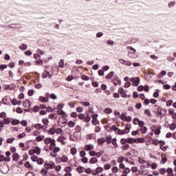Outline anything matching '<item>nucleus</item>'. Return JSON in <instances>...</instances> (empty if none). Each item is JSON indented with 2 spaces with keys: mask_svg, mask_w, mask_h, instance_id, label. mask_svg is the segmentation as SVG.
Masks as SVG:
<instances>
[{
  "mask_svg": "<svg viewBox=\"0 0 176 176\" xmlns=\"http://www.w3.org/2000/svg\"><path fill=\"white\" fill-rule=\"evenodd\" d=\"M130 82H132V86H138L140 85V78L136 77H132L129 79Z\"/></svg>",
  "mask_w": 176,
  "mask_h": 176,
  "instance_id": "1",
  "label": "nucleus"
},
{
  "mask_svg": "<svg viewBox=\"0 0 176 176\" xmlns=\"http://www.w3.org/2000/svg\"><path fill=\"white\" fill-rule=\"evenodd\" d=\"M7 27H8V28H12L13 30H20V28H21V23H12Z\"/></svg>",
  "mask_w": 176,
  "mask_h": 176,
  "instance_id": "2",
  "label": "nucleus"
},
{
  "mask_svg": "<svg viewBox=\"0 0 176 176\" xmlns=\"http://www.w3.org/2000/svg\"><path fill=\"white\" fill-rule=\"evenodd\" d=\"M9 166L4 165L1 168V173H2V174H8V173H9Z\"/></svg>",
  "mask_w": 176,
  "mask_h": 176,
  "instance_id": "3",
  "label": "nucleus"
},
{
  "mask_svg": "<svg viewBox=\"0 0 176 176\" xmlns=\"http://www.w3.org/2000/svg\"><path fill=\"white\" fill-rule=\"evenodd\" d=\"M44 167L46 170H52L54 167V163H52V164L45 163Z\"/></svg>",
  "mask_w": 176,
  "mask_h": 176,
  "instance_id": "4",
  "label": "nucleus"
},
{
  "mask_svg": "<svg viewBox=\"0 0 176 176\" xmlns=\"http://www.w3.org/2000/svg\"><path fill=\"white\" fill-rule=\"evenodd\" d=\"M85 151H93V149H94V146L93 144H88L86 145L85 147Z\"/></svg>",
  "mask_w": 176,
  "mask_h": 176,
  "instance_id": "5",
  "label": "nucleus"
},
{
  "mask_svg": "<svg viewBox=\"0 0 176 176\" xmlns=\"http://www.w3.org/2000/svg\"><path fill=\"white\" fill-rule=\"evenodd\" d=\"M162 160L160 162L161 164H164L167 162V157H166L164 155H161Z\"/></svg>",
  "mask_w": 176,
  "mask_h": 176,
  "instance_id": "6",
  "label": "nucleus"
},
{
  "mask_svg": "<svg viewBox=\"0 0 176 176\" xmlns=\"http://www.w3.org/2000/svg\"><path fill=\"white\" fill-rule=\"evenodd\" d=\"M56 146V140H52V142L50 143V151H53Z\"/></svg>",
  "mask_w": 176,
  "mask_h": 176,
  "instance_id": "7",
  "label": "nucleus"
},
{
  "mask_svg": "<svg viewBox=\"0 0 176 176\" xmlns=\"http://www.w3.org/2000/svg\"><path fill=\"white\" fill-rule=\"evenodd\" d=\"M24 166L26 168H30V170H34V167H32V166H31V164L29 162H25Z\"/></svg>",
  "mask_w": 176,
  "mask_h": 176,
  "instance_id": "8",
  "label": "nucleus"
},
{
  "mask_svg": "<svg viewBox=\"0 0 176 176\" xmlns=\"http://www.w3.org/2000/svg\"><path fill=\"white\" fill-rule=\"evenodd\" d=\"M19 159H20V155L18 153L13 154L12 160H14V162H17Z\"/></svg>",
  "mask_w": 176,
  "mask_h": 176,
  "instance_id": "9",
  "label": "nucleus"
},
{
  "mask_svg": "<svg viewBox=\"0 0 176 176\" xmlns=\"http://www.w3.org/2000/svg\"><path fill=\"white\" fill-rule=\"evenodd\" d=\"M130 129H131V125H130L129 124H125V130L127 131H125V134H129V133H130Z\"/></svg>",
  "mask_w": 176,
  "mask_h": 176,
  "instance_id": "10",
  "label": "nucleus"
},
{
  "mask_svg": "<svg viewBox=\"0 0 176 176\" xmlns=\"http://www.w3.org/2000/svg\"><path fill=\"white\" fill-rule=\"evenodd\" d=\"M105 142V138H101L98 139V144H99V145H102V144H104Z\"/></svg>",
  "mask_w": 176,
  "mask_h": 176,
  "instance_id": "11",
  "label": "nucleus"
},
{
  "mask_svg": "<svg viewBox=\"0 0 176 176\" xmlns=\"http://www.w3.org/2000/svg\"><path fill=\"white\" fill-rule=\"evenodd\" d=\"M87 140H94L96 138V133H91L87 135Z\"/></svg>",
  "mask_w": 176,
  "mask_h": 176,
  "instance_id": "12",
  "label": "nucleus"
},
{
  "mask_svg": "<svg viewBox=\"0 0 176 176\" xmlns=\"http://www.w3.org/2000/svg\"><path fill=\"white\" fill-rule=\"evenodd\" d=\"M39 100L41 102H49V98H45L43 96H40Z\"/></svg>",
  "mask_w": 176,
  "mask_h": 176,
  "instance_id": "13",
  "label": "nucleus"
},
{
  "mask_svg": "<svg viewBox=\"0 0 176 176\" xmlns=\"http://www.w3.org/2000/svg\"><path fill=\"white\" fill-rule=\"evenodd\" d=\"M53 142V139H50L49 138H47L45 139L44 142L46 145H49V144H51V142Z\"/></svg>",
  "mask_w": 176,
  "mask_h": 176,
  "instance_id": "14",
  "label": "nucleus"
},
{
  "mask_svg": "<svg viewBox=\"0 0 176 176\" xmlns=\"http://www.w3.org/2000/svg\"><path fill=\"white\" fill-rule=\"evenodd\" d=\"M97 162H98V160L96 157H91L89 160L90 164H95V163H97Z\"/></svg>",
  "mask_w": 176,
  "mask_h": 176,
  "instance_id": "15",
  "label": "nucleus"
},
{
  "mask_svg": "<svg viewBox=\"0 0 176 176\" xmlns=\"http://www.w3.org/2000/svg\"><path fill=\"white\" fill-rule=\"evenodd\" d=\"M166 173H168V174H171V175L168 176H174V170L171 168H168V169L166 170Z\"/></svg>",
  "mask_w": 176,
  "mask_h": 176,
  "instance_id": "16",
  "label": "nucleus"
},
{
  "mask_svg": "<svg viewBox=\"0 0 176 176\" xmlns=\"http://www.w3.org/2000/svg\"><path fill=\"white\" fill-rule=\"evenodd\" d=\"M115 75V72H111L107 74L106 76V79H111V78H113V76Z\"/></svg>",
  "mask_w": 176,
  "mask_h": 176,
  "instance_id": "17",
  "label": "nucleus"
},
{
  "mask_svg": "<svg viewBox=\"0 0 176 176\" xmlns=\"http://www.w3.org/2000/svg\"><path fill=\"white\" fill-rule=\"evenodd\" d=\"M60 160H61V162H63V163H66V162H68V157L65 156V155H63Z\"/></svg>",
  "mask_w": 176,
  "mask_h": 176,
  "instance_id": "18",
  "label": "nucleus"
},
{
  "mask_svg": "<svg viewBox=\"0 0 176 176\" xmlns=\"http://www.w3.org/2000/svg\"><path fill=\"white\" fill-rule=\"evenodd\" d=\"M34 153H36V155H41V148L38 146L34 148Z\"/></svg>",
  "mask_w": 176,
  "mask_h": 176,
  "instance_id": "19",
  "label": "nucleus"
},
{
  "mask_svg": "<svg viewBox=\"0 0 176 176\" xmlns=\"http://www.w3.org/2000/svg\"><path fill=\"white\" fill-rule=\"evenodd\" d=\"M28 47V46H27L26 44H22L19 46V49H21V50H27Z\"/></svg>",
  "mask_w": 176,
  "mask_h": 176,
  "instance_id": "20",
  "label": "nucleus"
},
{
  "mask_svg": "<svg viewBox=\"0 0 176 176\" xmlns=\"http://www.w3.org/2000/svg\"><path fill=\"white\" fill-rule=\"evenodd\" d=\"M160 173L162 175H164V174H166V173H167V169H166L165 168H160Z\"/></svg>",
  "mask_w": 176,
  "mask_h": 176,
  "instance_id": "21",
  "label": "nucleus"
},
{
  "mask_svg": "<svg viewBox=\"0 0 176 176\" xmlns=\"http://www.w3.org/2000/svg\"><path fill=\"white\" fill-rule=\"evenodd\" d=\"M58 67L59 68H64V60L60 59L58 63Z\"/></svg>",
  "mask_w": 176,
  "mask_h": 176,
  "instance_id": "22",
  "label": "nucleus"
},
{
  "mask_svg": "<svg viewBox=\"0 0 176 176\" xmlns=\"http://www.w3.org/2000/svg\"><path fill=\"white\" fill-rule=\"evenodd\" d=\"M78 117L80 120H85V118H86V116H85V114L83 113H80L78 115Z\"/></svg>",
  "mask_w": 176,
  "mask_h": 176,
  "instance_id": "23",
  "label": "nucleus"
},
{
  "mask_svg": "<svg viewBox=\"0 0 176 176\" xmlns=\"http://www.w3.org/2000/svg\"><path fill=\"white\" fill-rule=\"evenodd\" d=\"M49 133L50 134H51L52 135H53V134H54L56 133V128L54 127H52L49 129Z\"/></svg>",
  "mask_w": 176,
  "mask_h": 176,
  "instance_id": "24",
  "label": "nucleus"
},
{
  "mask_svg": "<svg viewBox=\"0 0 176 176\" xmlns=\"http://www.w3.org/2000/svg\"><path fill=\"white\" fill-rule=\"evenodd\" d=\"M57 113L58 115H62L63 116H65V113L61 109L57 110Z\"/></svg>",
  "mask_w": 176,
  "mask_h": 176,
  "instance_id": "25",
  "label": "nucleus"
},
{
  "mask_svg": "<svg viewBox=\"0 0 176 176\" xmlns=\"http://www.w3.org/2000/svg\"><path fill=\"white\" fill-rule=\"evenodd\" d=\"M162 129V126H160L159 128H157V129H155L154 131V134H155L156 135H159V134H160V130Z\"/></svg>",
  "mask_w": 176,
  "mask_h": 176,
  "instance_id": "26",
  "label": "nucleus"
},
{
  "mask_svg": "<svg viewBox=\"0 0 176 176\" xmlns=\"http://www.w3.org/2000/svg\"><path fill=\"white\" fill-rule=\"evenodd\" d=\"M49 119H52V120H56L57 119V117H56V114L51 113L49 115Z\"/></svg>",
  "mask_w": 176,
  "mask_h": 176,
  "instance_id": "27",
  "label": "nucleus"
},
{
  "mask_svg": "<svg viewBox=\"0 0 176 176\" xmlns=\"http://www.w3.org/2000/svg\"><path fill=\"white\" fill-rule=\"evenodd\" d=\"M118 134L119 135H124V134H126V131H123V130H121V129H118Z\"/></svg>",
  "mask_w": 176,
  "mask_h": 176,
  "instance_id": "28",
  "label": "nucleus"
},
{
  "mask_svg": "<svg viewBox=\"0 0 176 176\" xmlns=\"http://www.w3.org/2000/svg\"><path fill=\"white\" fill-rule=\"evenodd\" d=\"M36 162L37 164L42 165V164H43L45 161H43V159H42V158H38L37 161H36Z\"/></svg>",
  "mask_w": 176,
  "mask_h": 176,
  "instance_id": "29",
  "label": "nucleus"
},
{
  "mask_svg": "<svg viewBox=\"0 0 176 176\" xmlns=\"http://www.w3.org/2000/svg\"><path fill=\"white\" fill-rule=\"evenodd\" d=\"M90 120H91V118L88 116L84 118L83 122H85V123H89Z\"/></svg>",
  "mask_w": 176,
  "mask_h": 176,
  "instance_id": "30",
  "label": "nucleus"
},
{
  "mask_svg": "<svg viewBox=\"0 0 176 176\" xmlns=\"http://www.w3.org/2000/svg\"><path fill=\"white\" fill-rule=\"evenodd\" d=\"M35 129H36V130H41V129H43V125L41 124H36Z\"/></svg>",
  "mask_w": 176,
  "mask_h": 176,
  "instance_id": "31",
  "label": "nucleus"
},
{
  "mask_svg": "<svg viewBox=\"0 0 176 176\" xmlns=\"http://www.w3.org/2000/svg\"><path fill=\"white\" fill-rule=\"evenodd\" d=\"M11 123L13 126H16L17 124H20V121H19L18 120H14L11 122Z\"/></svg>",
  "mask_w": 176,
  "mask_h": 176,
  "instance_id": "32",
  "label": "nucleus"
},
{
  "mask_svg": "<svg viewBox=\"0 0 176 176\" xmlns=\"http://www.w3.org/2000/svg\"><path fill=\"white\" fill-rule=\"evenodd\" d=\"M148 129L146 128V126H142L140 129V131L142 134H145V133H146Z\"/></svg>",
  "mask_w": 176,
  "mask_h": 176,
  "instance_id": "33",
  "label": "nucleus"
},
{
  "mask_svg": "<svg viewBox=\"0 0 176 176\" xmlns=\"http://www.w3.org/2000/svg\"><path fill=\"white\" fill-rule=\"evenodd\" d=\"M131 172V170L129 168H124L123 173L124 174H129Z\"/></svg>",
  "mask_w": 176,
  "mask_h": 176,
  "instance_id": "34",
  "label": "nucleus"
},
{
  "mask_svg": "<svg viewBox=\"0 0 176 176\" xmlns=\"http://www.w3.org/2000/svg\"><path fill=\"white\" fill-rule=\"evenodd\" d=\"M110 130L112 131H118L119 130V128L116 127V125H113L110 127Z\"/></svg>",
  "mask_w": 176,
  "mask_h": 176,
  "instance_id": "35",
  "label": "nucleus"
},
{
  "mask_svg": "<svg viewBox=\"0 0 176 176\" xmlns=\"http://www.w3.org/2000/svg\"><path fill=\"white\" fill-rule=\"evenodd\" d=\"M104 112H105V113H112V109L108 107L104 109Z\"/></svg>",
  "mask_w": 176,
  "mask_h": 176,
  "instance_id": "36",
  "label": "nucleus"
},
{
  "mask_svg": "<svg viewBox=\"0 0 176 176\" xmlns=\"http://www.w3.org/2000/svg\"><path fill=\"white\" fill-rule=\"evenodd\" d=\"M78 173H79L80 174L83 173V170H85V168L82 167V166H79L76 168Z\"/></svg>",
  "mask_w": 176,
  "mask_h": 176,
  "instance_id": "37",
  "label": "nucleus"
},
{
  "mask_svg": "<svg viewBox=\"0 0 176 176\" xmlns=\"http://www.w3.org/2000/svg\"><path fill=\"white\" fill-rule=\"evenodd\" d=\"M4 124H10V120L9 118H6L3 119Z\"/></svg>",
  "mask_w": 176,
  "mask_h": 176,
  "instance_id": "38",
  "label": "nucleus"
},
{
  "mask_svg": "<svg viewBox=\"0 0 176 176\" xmlns=\"http://www.w3.org/2000/svg\"><path fill=\"white\" fill-rule=\"evenodd\" d=\"M120 144H122V145H126V144H127V139L126 138L121 139Z\"/></svg>",
  "mask_w": 176,
  "mask_h": 176,
  "instance_id": "39",
  "label": "nucleus"
},
{
  "mask_svg": "<svg viewBox=\"0 0 176 176\" xmlns=\"http://www.w3.org/2000/svg\"><path fill=\"white\" fill-rule=\"evenodd\" d=\"M145 115H147V116H152V113H151V111L149 109H146L144 110Z\"/></svg>",
  "mask_w": 176,
  "mask_h": 176,
  "instance_id": "40",
  "label": "nucleus"
},
{
  "mask_svg": "<svg viewBox=\"0 0 176 176\" xmlns=\"http://www.w3.org/2000/svg\"><path fill=\"white\" fill-rule=\"evenodd\" d=\"M129 148H130V144H124V145L122 147V149L123 151H126V150L129 149Z\"/></svg>",
  "mask_w": 176,
  "mask_h": 176,
  "instance_id": "41",
  "label": "nucleus"
},
{
  "mask_svg": "<svg viewBox=\"0 0 176 176\" xmlns=\"http://www.w3.org/2000/svg\"><path fill=\"white\" fill-rule=\"evenodd\" d=\"M169 129L170 130H175V129H176L175 123L170 124V126H169Z\"/></svg>",
  "mask_w": 176,
  "mask_h": 176,
  "instance_id": "42",
  "label": "nucleus"
},
{
  "mask_svg": "<svg viewBox=\"0 0 176 176\" xmlns=\"http://www.w3.org/2000/svg\"><path fill=\"white\" fill-rule=\"evenodd\" d=\"M126 117L127 116H126V114H124V113H122L120 116L121 120H123L124 122L125 121Z\"/></svg>",
  "mask_w": 176,
  "mask_h": 176,
  "instance_id": "43",
  "label": "nucleus"
},
{
  "mask_svg": "<svg viewBox=\"0 0 176 176\" xmlns=\"http://www.w3.org/2000/svg\"><path fill=\"white\" fill-rule=\"evenodd\" d=\"M138 142H140V144H144V142H145V139H144V138H138Z\"/></svg>",
  "mask_w": 176,
  "mask_h": 176,
  "instance_id": "44",
  "label": "nucleus"
},
{
  "mask_svg": "<svg viewBox=\"0 0 176 176\" xmlns=\"http://www.w3.org/2000/svg\"><path fill=\"white\" fill-rule=\"evenodd\" d=\"M80 104L84 107H90V102H80Z\"/></svg>",
  "mask_w": 176,
  "mask_h": 176,
  "instance_id": "45",
  "label": "nucleus"
},
{
  "mask_svg": "<svg viewBox=\"0 0 176 176\" xmlns=\"http://www.w3.org/2000/svg\"><path fill=\"white\" fill-rule=\"evenodd\" d=\"M70 152H71L72 155H76V153L78 152V150L76 148H72L71 149Z\"/></svg>",
  "mask_w": 176,
  "mask_h": 176,
  "instance_id": "46",
  "label": "nucleus"
},
{
  "mask_svg": "<svg viewBox=\"0 0 176 176\" xmlns=\"http://www.w3.org/2000/svg\"><path fill=\"white\" fill-rule=\"evenodd\" d=\"M112 144L113 145L116 147V148H118V143L116 142V138H113V141H112Z\"/></svg>",
  "mask_w": 176,
  "mask_h": 176,
  "instance_id": "47",
  "label": "nucleus"
},
{
  "mask_svg": "<svg viewBox=\"0 0 176 176\" xmlns=\"http://www.w3.org/2000/svg\"><path fill=\"white\" fill-rule=\"evenodd\" d=\"M55 133L56 134H61V133H63V129L61 128H58L55 129Z\"/></svg>",
  "mask_w": 176,
  "mask_h": 176,
  "instance_id": "48",
  "label": "nucleus"
},
{
  "mask_svg": "<svg viewBox=\"0 0 176 176\" xmlns=\"http://www.w3.org/2000/svg\"><path fill=\"white\" fill-rule=\"evenodd\" d=\"M68 126L69 127H75V122H74L73 121H69L68 122Z\"/></svg>",
  "mask_w": 176,
  "mask_h": 176,
  "instance_id": "49",
  "label": "nucleus"
},
{
  "mask_svg": "<svg viewBox=\"0 0 176 176\" xmlns=\"http://www.w3.org/2000/svg\"><path fill=\"white\" fill-rule=\"evenodd\" d=\"M135 54L134 52H129L128 53V56H129L130 58H134Z\"/></svg>",
  "mask_w": 176,
  "mask_h": 176,
  "instance_id": "50",
  "label": "nucleus"
},
{
  "mask_svg": "<svg viewBox=\"0 0 176 176\" xmlns=\"http://www.w3.org/2000/svg\"><path fill=\"white\" fill-rule=\"evenodd\" d=\"M124 157L121 156V157H120L118 159L117 162H118V163H122V162H124Z\"/></svg>",
  "mask_w": 176,
  "mask_h": 176,
  "instance_id": "51",
  "label": "nucleus"
},
{
  "mask_svg": "<svg viewBox=\"0 0 176 176\" xmlns=\"http://www.w3.org/2000/svg\"><path fill=\"white\" fill-rule=\"evenodd\" d=\"M81 79L82 80H89L90 78H89L87 76L82 75L81 76Z\"/></svg>",
  "mask_w": 176,
  "mask_h": 176,
  "instance_id": "52",
  "label": "nucleus"
},
{
  "mask_svg": "<svg viewBox=\"0 0 176 176\" xmlns=\"http://www.w3.org/2000/svg\"><path fill=\"white\" fill-rule=\"evenodd\" d=\"M38 159H39V158H38V156H36V155H33L31 157V160L32 162H37Z\"/></svg>",
  "mask_w": 176,
  "mask_h": 176,
  "instance_id": "53",
  "label": "nucleus"
},
{
  "mask_svg": "<svg viewBox=\"0 0 176 176\" xmlns=\"http://www.w3.org/2000/svg\"><path fill=\"white\" fill-rule=\"evenodd\" d=\"M126 142L128 144H134L133 138H126Z\"/></svg>",
  "mask_w": 176,
  "mask_h": 176,
  "instance_id": "54",
  "label": "nucleus"
},
{
  "mask_svg": "<svg viewBox=\"0 0 176 176\" xmlns=\"http://www.w3.org/2000/svg\"><path fill=\"white\" fill-rule=\"evenodd\" d=\"M14 141V138H10L7 139V144H12Z\"/></svg>",
  "mask_w": 176,
  "mask_h": 176,
  "instance_id": "55",
  "label": "nucleus"
},
{
  "mask_svg": "<svg viewBox=\"0 0 176 176\" xmlns=\"http://www.w3.org/2000/svg\"><path fill=\"white\" fill-rule=\"evenodd\" d=\"M36 65H42L43 64V61L42 60H38L37 61H35Z\"/></svg>",
  "mask_w": 176,
  "mask_h": 176,
  "instance_id": "56",
  "label": "nucleus"
},
{
  "mask_svg": "<svg viewBox=\"0 0 176 176\" xmlns=\"http://www.w3.org/2000/svg\"><path fill=\"white\" fill-rule=\"evenodd\" d=\"M23 137H25V133L24 132L17 135V138L19 139L23 138Z\"/></svg>",
  "mask_w": 176,
  "mask_h": 176,
  "instance_id": "57",
  "label": "nucleus"
},
{
  "mask_svg": "<svg viewBox=\"0 0 176 176\" xmlns=\"http://www.w3.org/2000/svg\"><path fill=\"white\" fill-rule=\"evenodd\" d=\"M104 171V169L102 167H98L96 168V173L98 174V173H102Z\"/></svg>",
  "mask_w": 176,
  "mask_h": 176,
  "instance_id": "58",
  "label": "nucleus"
},
{
  "mask_svg": "<svg viewBox=\"0 0 176 176\" xmlns=\"http://www.w3.org/2000/svg\"><path fill=\"white\" fill-rule=\"evenodd\" d=\"M139 122H140V119L138 118H134L133 120V124H138Z\"/></svg>",
  "mask_w": 176,
  "mask_h": 176,
  "instance_id": "59",
  "label": "nucleus"
},
{
  "mask_svg": "<svg viewBox=\"0 0 176 176\" xmlns=\"http://www.w3.org/2000/svg\"><path fill=\"white\" fill-rule=\"evenodd\" d=\"M98 123H100L98 120H92V124H94V126H97V124H98Z\"/></svg>",
  "mask_w": 176,
  "mask_h": 176,
  "instance_id": "60",
  "label": "nucleus"
},
{
  "mask_svg": "<svg viewBox=\"0 0 176 176\" xmlns=\"http://www.w3.org/2000/svg\"><path fill=\"white\" fill-rule=\"evenodd\" d=\"M104 170H109V168H111V164H107L104 166Z\"/></svg>",
  "mask_w": 176,
  "mask_h": 176,
  "instance_id": "61",
  "label": "nucleus"
},
{
  "mask_svg": "<svg viewBox=\"0 0 176 176\" xmlns=\"http://www.w3.org/2000/svg\"><path fill=\"white\" fill-rule=\"evenodd\" d=\"M60 149L59 148V147H56L55 148H54L52 153H57L58 152H60Z\"/></svg>",
  "mask_w": 176,
  "mask_h": 176,
  "instance_id": "62",
  "label": "nucleus"
},
{
  "mask_svg": "<svg viewBox=\"0 0 176 176\" xmlns=\"http://www.w3.org/2000/svg\"><path fill=\"white\" fill-rule=\"evenodd\" d=\"M33 112H39V107L34 106L33 108Z\"/></svg>",
  "mask_w": 176,
  "mask_h": 176,
  "instance_id": "63",
  "label": "nucleus"
},
{
  "mask_svg": "<svg viewBox=\"0 0 176 176\" xmlns=\"http://www.w3.org/2000/svg\"><path fill=\"white\" fill-rule=\"evenodd\" d=\"M25 176H35V173H32V172H28Z\"/></svg>",
  "mask_w": 176,
  "mask_h": 176,
  "instance_id": "64",
  "label": "nucleus"
}]
</instances>
